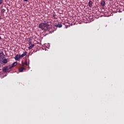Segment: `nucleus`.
<instances>
[{
	"label": "nucleus",
	"instance_id": "nucleus-11",
	"mask_svg": "<svg viewBox=\"0 0 124 124\" xmlns=\"http://www.w3.org/2000/svg\"><path fill=\"white\" fill-rule=\"evenodd\" d=\"M55 27H57L58 28H62V25L61 23H59L57 25H55Z\"/></svg>",
	"mask_w": 124,
	"mask_h": 124
},
{
	"label": "nucleus",
	"instance_id": "nucleus-1",
	"mask_svg": "<svg viewBox=\"0 0 124 124\" xmlns=\"http://www.w3.org/2000/svg\"><path fill=\"white\" fill-rule=\"evenodd\" d=\"M49 26V22L41 23L39 24L38 28L42 31H48Z\"/></svg>",
	"mask_w": 124,
	"mask_h": 124
},
{
	"label": "nucleus",
	"instance_id": "nucleus-8",
	"mask_svg": "<svg viewBox=\"0 0 124 124\" xmlns=\"http://www.w3.org/2000/svg\"><path fill=\"white\" fill-rule=\"evenodd\" d=\"M101 6H105V1L104 0H101Z\"/></svg>",
	"mask_w": 124,
	"mask_h": 124
},
{
	"label": "nucleus",
	"instance_id": "nucleus-7",
	"mask_svg": "<svg viewBox=\"0 0 124 124\" xmlns=\"http://www.w3.org/2000/svg\"><path fill=\"white\" fill-rule=\"evenodd\" d=\"M34 47V44H31V45H29V50H31V49H32Z\"/></svg>",
	"mask_w": 124,
	"mask_h": 124
},
{
	"label": "nucleus",
	"instance_id": "nucleus-13",
	"mask_svg": "<svg viewBox=\"0 0 124 124\" xmlns=\"http://www.w3.org/2000/svg\"><path fill=\"white\" fill-rule=\"evenodd\" d=\"M32 42V40L31 39H30L28 40V43H29V45H31V42Z\"/></svg>",
	"mask_w": 124,
	"mask_h": 124
},
{
	"label": "nucleus",
	"instance_id": "nucleus-9",
	"mask_svg": "<svg viewBox=\"0 0 124 124\" xmlns=\"http://www.w3.org/2000/svg\"><path fill=\"white\" fill-rule=\"evenodd\" d=\"M27 55V51H25L22 54L20 55V57L23 58Z\"/></svg>",
	"mask_w": 124,
	"mask_h": 124
},
{
	"label": "nucleus",
	"instance_id": "nucleus-2",
	"mask_svg": "<svg viewBox=\"0 0 124 124\" xmlns=\"http://www.w3.org/2000/svg\"><path fill=\"white\" fill-rule=\"evenodd\" d=\"M12 67L10 65L4 67L2 69L3 72H6V71H9L11 69Z\"/></svg>",
	"mask_w": 124,
	"mask_h": 124
},
{
	"label": "nucleus",
	"instance_id": "nucleus-17",
	"mask_svg": "<svg viewBox=\"0 0 124 124\" xmlns=\"http://www.w3.org/2000/svg\"><path fill=\"white\" fill-rule=\"evenodd\" d=\"M2 11L3 12V13H4V11H5V10H4V9H3Z\"/></svg>",
	"mask_w": 124,
	"mask_h": 124
},
{
	"label": "nucleus",
	"instance_id": "nucleus-5",
	"mask_svg": "<svg viewBox=\"0 0 124 124\" xmlns=\"http://www.w3.org/2000/svg\"><path fill=\"white\" fill-rule=\"evenodd\" d=\"M16 65H17V62H14L11 65H10L11 66V67H14V66H16Z\"/></svg>",
	"mask_w": 124,
	"mask_h": 124
},
{
	"label": "nucleus",
	"instance_id": "nucleus-12",
	"mask_svg": "<svg viewBox=\"0 0 124 124\" xmlns=\"http://www.w3.org/2000/svg\"><path fill=\"white\" fill-rule=\"evenodd\" d=\"M3 63H7V62H8V60L7 59H3V61H2Z\"/></svg>",
	"mask_w": 124,
	"mask_h": 124
},
{
	"label": "nucleus",
	"instance_id": "nucleus-15",
	"mask_svg": "<svg viewBox=\"0 0 124 124\" xmlns=\"http://www.w3.org/2000/svg\"><path fill=\"white\" fill-rule=\"evenodd\" d=\"M24 64L28 66V65H29V64H30V62H29V63H28V62L26 61L24 63Z\"/></svg>",
	"mask_w": 124,
	"mask_h": 124
},
{
	"label": "nucleus",
	"instance_id": "nucleus-10",
	"mask_svg": "<svg viewBox=\"0 0 124 124\" xmlns=\"http://www.w3.org/2000/svg\"><path fill=\"white\" fill-rule=\"evenodd\" d=\"M104 16L105 17H109V13H108V12H107V13H106V12L104 13Z\"/></svg>",
	"mask_w": 124,
	"mask_h": 124
},
{
	"label": "nucleus",
	"instance_id": "nucleus-18",
	"mask_svg": "<svg viewBox=\"0 0 124 124\" xmlns=\"http://www.w3.org/2000/svg\"><path fill=\"white\" fill-rule=\"evenodd\" d=\"M29 0H24V1H28Z\"/></svg>",
	"mask_w": 124,
	"mask_h": 124
},
{
	"label": "nucleus",
	"instance_id": "nucleus-4",
	"mask_svg": "<svg viewBox=\"0 0 124 124\" xmlns=\"http://www.w3.org/2000/svg\"><path fill=\"white\" fill-rule=\"evenodd\" d=\"M20 58H21V55L17 54L15 57V59L16 61H19V60H20Z\"/></svg>",
	"mask_w": 124,
	"mask_h": 124
},
{
	"label": "nucleus",
	"instance_id": "nucleus-20",
	"mask_svg": "<svg viewBox=\"0 0 124 124\" xmlns=\"http://www.w3.org/2000/svg\"><path fill=\"white\" fill-rule=\"evenodd\" d=\"M0 39H1V37H0Z\"/></svg>",
	"mask_w": 124,
	"mask_h": 124
},
{
	"label": "nucleus",
	"instance_id": "nucleus-6",
	"mask_svg": "<svg viewBox=\"0 0 124 124\" xmlns=\"http://www.w3.org/2000/svg\"><path fill=\"white\" fill-rule=\"evenodd\" d=\"M93 1H89L88 4L90 7H93Z\"/></svg>",
	"mask_w": 124,
	"mask_h": 124
},
{
	"label": "nucleus",
	"instance_id": "nucleus-19",
	"mask_svg": "<svg viewBox=\"0 0 124 124\" xmlns=\"http://www.w3.org/2000/svg\"><path fill=\"white\" fill-rule=\"evenodd\" d=\"M0 20H1V16H0Z\"/></svg>",
	"mask_w": 124,
	"mask_h": 124
},
{
	"label": "nucleus",
	"instance_id": "nucleus-3",
	"mask_svg": "<svg viewBox=\"0 0 124 124\" xmlns=\"http://www.w3.org/2000/svg\"><path fill=\"white\" fill-rule=\"evenodd\" d=\"M4 57H5V55H4L3 52H0V60H3V59H4Z\"/></svg>",
	"mask_w": 124,
	"mask_h": 124
},
{
	"label": "nucleus",
	"instance_id": "nucleus-21",
	"mask_svg": "<svg viewBox=\"0 0 124 124\" xmlns=\"http://www.w3.org/2000/svg\"><path fill=\"white\" fill-rule=\"evenodd\" d=\"M105 27H106L107 26V25H105Z\"/></svg>",
	"mask_w": 124,
	"mask_h": 124
},
{
	"label": "nucleus",
	"instance_id": "nucleus-14",
	"mask_svg": "<svg viewBox=\"0 0 124 124\" xmlns=\"http://www.w3.org/2000/svg\"><path fill=\"white\" fill-rule=\"evenodd\" d=\"M25 69L24 67H21L19 69V72H23V71Z\"/></svg>",
	"mask_w": 124,
	"mask_h": 124
},
{
	"label": "nucleus",
	"instance_id": "nucleus-16",
	"mask_svg": "<svg viewBox=\"0 0 124 124\" xmlns=\"http://www.w3.org/2000/svg\"><path fill=\"white\" fill-rule=\"evenodd\" d=\"M2 3V0H0V4H1Z\"/></svg>",
	"mask_w": 124,
	"mask_h": 124
}]
</instances>
